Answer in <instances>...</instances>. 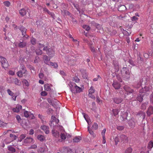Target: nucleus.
I'll return each mask as SVG.
<instances>
[{"instance_id":"nucleus-16","label":"nucleus","mask_w":153,"mask_h":153,"mask_svg":"<svg viewBox=\"0 0 153 153\" xmlns=\"http://www.w3.org/2000/svg\"><path fill=\"white\" fill-rule=\"evenodd\" d=\"M113 100L115 103L119 104L122 102L123 100L122 98H120L116 97L114 98Z\"/></svg>"},{"instance_id":"nucleus-4","label":"nucleus","mask_w":153,"mask_h":153,"mask_svg":"<svg viewBox=\"0 0 153 153\" xmlns=\"http://www.w3.org/2000/svg\"><path fill=\"white\" fill-rule=\"evenodd\" d=\"M59 130H60V137L61 140H59L60 142L64 141L65 140L67 137V133L65 132L62 126H59Z\"/></svg>"},{"instance_id":"nucleus-52","label":"nucleus","mask_w":153,"mask_h":153,"mask_svg":"<svg viewBox=\"0 0 153 153\" xmlns=\"http://www.w3.org/2000/svg\"><path fill=\"white\" fill-rule=\"evenodd\" d=\"M7 92L11 96H13V94H14L11 91L10 89H7Z\"/></svg>"},{"instance_id":"nucleus-27","label":"nucleus","mask_w":153,"mask_h":153,"mask_svg":"<svg viewBox=\"0 0 153 153\" xmlns=\"http://www.w3.org/2000/svg\"><path fill=\"white\" fill-rule=\"evenodd\" d=\"M128 115V113L126 112H124L123 113H121V116L123 117V120H125L126 119Z\"/></svg>"},{"instance_id":"nucleus-55","label":"nucleus","mask_w":153,"mask_h":153,"mask_svg":"<svg viewBox=\"0 0 153 153\" xmlns=\"http://www.w3.org/2000/svg\"><path fill=\"white\" fill-rule=\"evenodd\" d=\"M47 13L50 15L53 19H54L55 18V16L53 13L50 12L49 10L48 11Z\"/></svg>"},{"instance_id":"nucleus-6","label":"nucleus","mask_w":153,"mask_h":153,"mask_svg":"<svg viewBox=\"0 0 153 153\" xmlns=\"http://www.w3.org/2000/svg\"><path fill=\"white\" fill-rule=\"evenodd\" d=\"M48 150L47 146L45 144H43L39 147L38 149V153H43Z\"/></svg>"},{"instance_id":"nucleus-10","label":"nucleus","mask_w":153,"mask_h":153,"mask_svg":"<svg viewBox=\"0 0 153 153\" xmlns=\"http://www.w3.org/2000/svg\"><path fill=\"white\" fill-rule=\"evenodd\" d=\"M57 129H54V128H53L52 132V134L53 136H54L56 138H58L59 137V133L57 131ZM60 131V130L58 129Z\"/></svg>"},{"instance_id":"nucleus-9","label":"nucleus","mask_w":153,"mask_h":153,"mask_svg":"<svg viewBox=\"0 0 153 153\" xmlns=\"http://www.w3.org/2000/svg\"><path fill=\"white\" fill-rule=\"evenodd\" d=\"M41 128L43 130L46 134H48L49 132V128L48 126L45 125H42L41 127Z\"/></svg>"},{"instance_id":"nucleus-63","label":"nucleus","mask_w":153,"mask_h":153,"mask_svg":"<svg viewBox=\"0 0 153 153\" xmlns=\"http://www.w3.org/2000/svg\"><path fill=\"white\" fill-rule=\"evenodd\" d=\"M41 95L42 96H45L47 95V93L46 91H43L41 92Z\"/></svg>"},{"instance_id":"nucleus-5","label":"nucleus","mask_w":153,"mask_h":153,"mask_svg":"<svg viewBox=\"0 0 153 153\" xmlns=\"http://www.w3.org/2000/svg\"><path fill=\"white\" fill-rule=\"evenodd\" d=\"M0 62L1 64L2 67L4 68L5 69L8 67L9 65L7 62L6 59L5 58L0 56Z\"/></svg>"},{"instance_id":"nucleus-23","label":"nucleus","mask_w":153,"mask_h":153,"mask_svg":"<svg viewBox=\"0 0 153 153\" xmlns=\"http://www.w3.org/2000/svg\"><path fill=\"white\" fill-rule=\"evenodd\" d=\"M43 58L45 62L48 65V64H49L50 62L48 63V62L50 60V58L47 56L45 55L43 56Z\"/></svg>"},{"instance_id":"nucleus-50","label":"nucleus","mask_w":153,"mask_h":153,"mask_svg":"<svg viewBox=\"0 0 153 153\" xmlns=\"http://www.w3.org/2000/svg\"><path fill=\"white\" fill-rule=\"evenodd\" d=\"M48 65L54 66L55 68H57L58 67L57 64L56 63L50 62L49 64H48Z\"/></svg>"},{"instance_id":"nucleus-19","label":"nucleus","mask_w":153,"mask_h":153,"mask_svg":"<svg viewBox=\"0 0 153 153\" xmlns=\"http://www.w3.org/2000/svg\"><path fill=\"white\" fill-rule=\"evenodd\" d=\"M20 30L22 32V35L25 36L26 34V29L23 26H21L20 27Z\"/></svg>"},{"instance_id":"nucleus-3","label":"nucleus","mask_w":153,"mask_h":153,"mask_svg":"<svg viewBox=\"0 0 153 153\" xmlns=\"http://www.w3.org/2000/svg\"><path fill=\"white\" fill-rule=\"evenodd\" d=\"M122 76L125 79H128L130 77V73L129 70L126 67L123 68L121 70Z\"/></svg>"},{"instance_id":"nucleus-53","label":"nucleus","mask_w":153,"mask_h":153,"mask_svg":"<svg viewBox=\"0 0 153 153\" xmlns=\"http://www.w3.org/2000/svg\"><path fill=\"white\" fill-rule=\"evenodd\" d=\"M131 20L133 21H136L138 19V18L136 16H133L131 18Z\"/></svg>"},{"instance_id":"nucleus-57","label":"nucleus","mask_w":153,"mask_h":153,"mask_svg":"<svg viewBox=\"0 0 153 153\" xmlns=\"http://www.w3.org/2000/svg\"><path fill=\"white\" fill-rule=\"evenodd\" d=\"M10 137L12 138L13 140H16L17 138L16 136L12 134H10Z\"/></svg>"},{"instance_id":"nucleus-45","label":"nucleus","mask_w":153,"mask_h":153,"mask_svg":"<svg viewBox=\"0 0 153 153\" xmlns=\"http://www.w3.org/2000/svg\"><path fill=\"white\" fill-rule=\"evenodd\" d=\"M132 151V149L131 148L129 147L126 150L125 153H131Z\"/></svg>"},{"instance_id":"nucleus-38","label":"nucleus","mask_w":153,"mask_h":153,"mask_svg":"<svg viewBox=\"0 0 153 153\" xmlns=\"http://www.w3.org/2000/svg\"><path fill=\"white\" fill-rule=\"evenodd\" d=\"M23 74H24L23 73V71H18L17 73V76L20 77H22Z\"/></svg>"},{"instance_id":"nucleus-7","label":"nucleus","mask_w":153,"mask_h":153,"mask_svg":"<svg viewBox=\"0 0 153 153\" xmlns=\"http://www.w3.org/2000/svg\"><path fill=\"white\" fill-rule=\"evenodd\" d=\"M113 65L114 68V71L111 70L112 72H117L119 70V67L118 65V62L116 61H114Z\"/></svg>"},{"instance_id":"nucleus-29","label":"nucleus","mask_w":153,"mask_h":153,"mask_svg":"<svg viewBox=\"0 0 153 153\" xmlns=\"http://www.w3.org/2000/svg\"><path fill=\"white\" fill-rule=\"evenodd\" d=\"M112 112L114 115L115 116H116L118 114V113L119 112V111L118 109L115 108L114 109H113L112 110Z\"/></svg>"},{"instance_id":"nucleus-13","label":"nucleus","mask_w":153,"mask_h":153,"mask_svg":"<svg viewBox=\"0 0 153 153\" xmlns=\"http://www.w3.org/2000/svg\"><path fill=\"white\" fill-rule=\"evenodd\" d=\"M22 108V106L20 105H17L15 108L13 109V111L14 112L18 113Z\"/></svg>"},{"instance_id":"nucleus-12","label":"nucleus","mask_w":153,"mask_h":153,"mask_svg":"<svg viewBox=\"0 0 153 153\" xmlns=\"http://www.w3.org/2000/svg\"><path fill=\"white\" fill-rule=\"evenodd\" d=\"M146 113L147 115L149 116L152 114H153V107L151 106H150L147 110Z\"/></svg>"},{"instance_id":"nucleus-44","label":"nucleus","mask_w":153,"mask_h":153,"mask_svg":"<svg viewBox=\"0 0 153 153\" xmlns=\"http://www.w3.org/2000/svg\"><path fill=\"white\" fill-rule=\"evenodd\" d=\"M127 137L126 136L124 135H121L120 136V138L122 140H126L127 139Z\"/></svg>"},{"instance_id":"nucleus-30","label":"nucleus","mask_w":153,"mask_h":153,"mask_svg":"<svg viewBox=\"0 0 153 153\" xmlns=\"http://www.w3.org/2000/svg\"><path fill=\"white\" fill-rule=\"evenodd\" d=\"M19 13L21 15L24 16L26 14V11L25 9H22L19 11Z\"/></svg>"},{"instance_id":"nucleus-31","label":"nucleus","mask_w":153,"mask_h":153,"mask_svg":"<svg viewBox=\"0 0 153 153\" xmlns=\"http://www.w3.org/2000/svg\"><path fill=\"white\" fill-rule=\"evenodd\" d=\"M14 82L16 85H21L20 81L17 78H15L14 79Z\"/></svg>"},{"instance_id":"nucleus-8","label":"nucleus","mask_w":153,"mask_h":153,"mask_svg":"<svg viewBox=\"0 0 153 153\" xmlns=\"http://www.w3.org/2000/svg\"><path fill=\"white\" fill-rule=\"evenodd\" d=\"M54 122V121H50V123L49 124L51 127L52 128V129L54 128V129H59V127L60 126H58L57 125H55Z\"/></svg>"},{"instance_id":"nucleus-18","label":"nucleus","mask_w":153,"mask_h":153,"mask_svg":"<svg viewBox=\"0 0 153 153\" xmlns=\"http://www.w3.org/2000/svg\"><path fill=\"white\" fill-rule=\"evenodd\" d=\"M113 85L115 89H118L120 87V84L117 82H114Z\"/></svg>"},{"instance_id":"nucleus-42","label":"nucleus","mask_w":153,"mask_h":153,"mask_svg":"<svg viewBox=\"0 0 153 153\" xmlns=\"http://www.w3.org/2000/svg\"><path fill=\"white\" fill-rule=\"evenodd\" d=\"M8 149L9 151L12 152H14L15 151V149L11 146H9L8 147Z\"/></svg>"},{"instance_id":"nucleus-32","label":"nucleus","mask_w":153,"mask_h":153,"mask_svg":"<svg viewBox=\"0 0 153 153\" xmlns=\"http://www.w3.org/2000/svg\"><path fill=\"white\" fill-rule=\"evenodd\" d=\"M30 114L32 115L33 117H34L33 115L32 114H31L30 112L27 111H25L24 112V116L26 117H29V116Z\"/></svg>"},{"instance_id":"nucleus-36","label":"nucleus","mask_w":153,"mask_h":153,"mask_svg":"<svg viewBox=\"0 0 153 153\" xmlns=\"http://www.w3.org/2000/svg\"><path fill=\"white\" fill-rule=\"evenodd\" d=\"M128 124H129V126L131 127H134L135 125L134 122L131 120L129 121L128 122Z\"/></svg>"},{"instance_id":"nucleus-2","label":"nucleus","mask_w":153,"mask_h":153,"mask_svg":"<svg viewBox=\"0 0 153 153\" xmlns=\"http://www.w3.org/2000/svg\"><path fill=\"white\" fill-rule=\"evenodd\" d=\"M69 85L72 93H79L82 91V89L81 88L77 86L76 84L72 82H70Z\"/></svg>"},{"instance_id":"nucleus-21","label":"nucleus","mask_w":153,"mask_h":153,"mask_svg":"<svg viewBox=\"0 0 153 153\" xmlns=\"http://www.w3.org/2000/svg\"><path fill=\"white\" fill-rule=\"evenodd\" d=\"M26 43L25 42H20L18 44V46L20 48H23L26 46Z\"/></svg>"},{"instance_id":"nucleus-41","label":"nucleus","mask_w":153,"mask_h":153,"mask_svg":"<svg viewBox=\"0 0 153 153\" xmlns=\"http://www.w3.org/2000/svg\"><path fill=\"white\" fill-rule=\"evenodd\" d=\"M98 128V125L96 123H94L92 125V128L94 130H96Z\"/></svg>"},{"instance_id":"nucleus-48","label":"nucleus","mask_w":153,"mask_h":153,"mask_svg":"<svg viewBox=\"0 0 153 153\" xmlns=\"http://www.w3.org/2000/svg\"><path fill=\"white\" fill-rule=\"evenodd\" d=\"M21 67L22 69V71H23L24 74H25L26 71L25 66L23 65H21Z\"/></svg>"},{"instance_id":"nucleus-20","label":"nucleus","mask_w":153,"mask_h":153,"mask_svg":"<svg viewBox=\"0 0 153 153\" xmlns=\"http://www.w3.org/2000/svg\"><path fill=\"white\" fill-rule=\"evenodd\" d=\"M22 83L24 86L27 87L29 85V83L25 79H24L22 80Z\"/></svg>"},{"instance_id":"nucleus-1","label":"nucleus","mask_w":153,"mask_h":153,"mask_svg":"<svg viewBox=\"0 0 153 153\" xmlns=\"http://www.w3.org/2000/svg\"><path fill=\"white\" fill-rule=\"evenodd\" d=\"M150 89L147 86L145 87L144 88H143L140 91V93H144L143 94H139L137 97V100L139 102H141L143 100V95L145 94L146 95H149L150 93Z\"/></svg>"},{"instance_id":"nucleus-60","label":"nucleus","mask_w":153,"mask_h":153,"mask_svg":"<svg viewBox=\"0 0 153 153\" xmlns=\"http://www.w3.org/2000/svg\"><path fill=\"white\" fill-rule=\"evenodd\" d=\"M106 131V128H104L103 130L102 131V132H101V134L102 136V137H103V136H105V133Z\"/></svg>"},{"instance_id":"nucleus-51","label":"nucleus","mask_w":153,"mask_h":153,"mask_svg":"<svg viewBox=\"0 0 153 153\" xmlns=\"http://www.w3.org/2000/svg\"><path fill=\"white\" fill-rule=\"evenodd\" d=\"M4 5L7 7H9L10 6V2L8 1H4Z\"/></svg>"},{"instance_id":"nucleus-59","label":"nucleus","mask_w":153,"mask_h":153,"mask_svg":"<svg viewBox=\"0 0 153 153\" xmlns=\"http://www.w3.org/2000/svg\"><path fill=\"white\" fill-rule=\"evenodd\" d=\"M26 137L25 134H22L20 137V142H21L22 140L24 139Z\"/></svg>"},{"instance_id":"nucleus-56","label":"nucleus","mask_w":153,"mask_h":153,"mask_svg":"<svg viewBox=\"0 0 153 153\" xmlns=\"http://www.w3.org/2000/svg\"><path fill=\"white\" fill-rule=\"evenodd\" d=\"M7 125L6 123H4L2 121L0 120V126L4 127V126H5Z\"/></svg>"},{"instance_id":"nucleus-62","label":"nucleus","mask_w":153,"mask_h":153,"mask_svg":"<svg viewBox=\"0 0 153 153\" xmlns=\"http://www.w3.org/2000/svg\"><path fill=\"white\" fill-rule=\"evenodd\" d=\"M16 118L19 122L21 120V118L20 116L19 115H17L16 117Z\"/></svg>"},{"instance_id":"nucleus-37","label":"nucleus","mask_w":153,"mask_h":153,"mask_svg":"<svg viewBox=\"0 0 153 153\" xmlns=\"http://www.w3.org/2000/svg\"><path fill=\"white\" fill-rule=\"evenodd\" d=\"M95 90L94 88L91 86L89 90V94H92L95 92Z\"/></svg>"},{"instance_id":"nucleus-64","label":"nucleus","mask_w":153,"mask_h":153,"mask_svg":"<svg viewBox=\"0 0 153 153\" xmlns=\"http://www.w3.org/2000/svg\"><path fill=\"white\" fill-rule=\"evenodd\" d=\"M15 71H13L12 70L10 71L9 73V74L11 75H13L15 74Z\"/></svg>"},{"instance_id":"nucleus-49","label":"nucleus","mask_w":153,"mask_h":153,"mask_svg":"<svg viewBox=\"0 0 153 153\" xmlns=\"http://www.w3.org/2000/svg\"><path fill=\"white\" fill-rule=\"evenodd\" d=\"M64 152L65 153H72V152L71 149H64Z\"/></svg>"},{"instance_id":"nucleus-24","label":"nucleus","mask_w":153,"mask_h":153,"mask_svg":"<svg viewBox=\"0 0 153 153\" xmlns=\"http://www.w3.org/2000/svg\"><path fill=\"white\" fill-rule=\"evenodd\" d=\"M81 140V137L80 136H77L75 137L73 139L74 142H78Z\"/></svg>"},{"instance_id":"nucleus-14","label":"nucleus","mask_w":153,"mask_h":153,"mask_svg":"<svg viewBox=\"0 0 153 153\" xmlns=\"http://www.w3.org/2000/svg\"><path fill=\"white\" fill-rule=\"evenodd\" d=\"M124 88L125 91L128 93H132L134 91L132 89H131L130 87L127 86L126 85L124 86Z\"/></svg>"},{"instance_id":"nucleus-26","label":"nucleus","mask_w":153,"mask_h":153,"mask_svg":"<svg viewBox=\"0 0 153 153\" xmlns=\"http://www.w3.org/2000/svg\"><path fill=\"white\" fill-rule=\"evenodd\" d=\"M54 121L55 124V125H57L58 123L59 122V120L56 118L55 117L52 116L51 117V121Z\"/></svg>"},{"instance_id":"nucleus-28","label":"nucleus","mask_w":153,"mask_h":153,"mask_svg":"<svg viewBox=\"0 0 153 153\" xmlns=\"http://www.w3.org/2000/svg\"><path fill=\"white\" fill-rule=\"evenodd\" d=\"M137 115H139L140 117H141L143 119H144L145 118V114L144 112H140L137 114Z\"/></svg>"},{"instance_id":"nucleus-46","label":"nucleus","mask_w":153,"mask_h":153,"mask_svg":"<svg viewBox=\"0 0 153 153\" xmlns=\"http://www.w3.org/2000/svg\"><path fill=\"white\" fill-rule=\"evenodd\" d=\"M73 80L76 83H79V79L77 77H74L73 78Z\"/></svg>"},{"instance_id":"nucleus-22","label":"nucleus","mask_w":153,"mask_h":153,"mask_svg":"<svg viewBox=\"0 0 153 153\" xmlns=\"http://www.w3.org/2000/svg\"><path fill=\"white\" fill-rule=\"evenodd\" d=\"M81 72L83 77L84 79H87L88 76V74L86 71L82 70Z\"/></svg>"},{"instance_id":"nucleus-43","label":"nucleus","mask_w":153,"mask_h":153,"mask_svg":"<svg viewBox=\"0 0 153 153\" xmlns=\"http://www.w3.org/2000/svg\"><path fill=\"white\" fill-rule=\"evenodd\" d=\"M82 27L83 28L85 29L87 31L89 30L90 29V27L86 25H83Z\"/></svg>"},{"instance_id":"nucleus-33","label":"nucleus","mask_w":153,"mask_h":153,"mask_svg":"<svg viewBox=\"0 0 153 153\" xmlns=\"http://www.w3.org/2000/svg\"><path fill=\"white\" fill-rule=\"evenodd\" d=\"M82 114L84 118L85 119L87 122L88 123V124H89V120L88 119V115L87 114H86L84 113H82Z\"/></svg>"},{"instance_id":"nucleus-15","label":"nucleus","mask_w":153,"mask_h":153,"mask_svg":"<svg viewBox=\"0 0 153 153\" xmlns=\"http://www.w3.org/2000/svg\"><path fill=\"white\" fill-rule=\"evenodd\" d=\"M34 142L33 138L31 137H27L24 140V143H34Z\"/></svg>"},{"instance_id":"nucleus-54","label":"nucleus","mask_w":153,"mask_h":153,"mask_svg":"<svg viewBox=\"0 0 153 153\" xmlns=\"http://www.w3.org/2000/svg\"><path fill=\"white\" fill-rule=\"evenodd\" d=\"M62 13L64 15H69L70 14L68 11L66 10H63V11H62Z\"/></svg>"},{"instance_id":"nucleus-35","label":"nucleus","mask_w":153,"mask_h":153,"mask_svg":"<svg viewBox=\"0 0 153 153\" xmlns=\"http://www.w3.org/2000/svg\"><path fill=\"white\" fill-rule=\"evenodd\" d=\"M153 147V142L152 141H151L149 143L148 146V148L149 149H151Z\"/></svg>"},{"instance_id":"nucleus-17","label":"nucleus","mask_w":153,"mask_h":153,"mask_svg":"<svg viewBox=\"0 0 153 153\" xmlns=\"http://www.w3.org/2000/svg\"><path fill=\"white\" fill-rule=\"evenodd\" d=\"M51 85L48 84H46L44 85V89L45 90L50 91L51 90Z\"/></svg>"},{"instance_id":"nucleus-11","label":"nucleus","mask_w":153,"mask_h":153,"mask_svg":"<svg viewBox=\"0 0 153 153\" xmlns=\"http://www.w3.org/2000/svg\"><path fill=\"white\" fill-rule=\"evenodd\" d=\"M47 54L51 57H53L54 54V51L51 48H49L47 51Z\"/></svg>"},{"instance_id":"nucleus-47","label":"nucleus","mask_w":153,"mask_h":153,"mask_svg":"<svg viewBox=\"0 0 153 153\" xmlns=\"http://www.w3.org/2000/svg\"><path fill=\"white\" fill-rule=\"evenodd\" d=\"M69 37L72 38L73 39V40L74 41V42H75V43L76 44V45H78L79 44V41H77L76 40L74 39H73V38L72 37V36L71 35H69Z\"/></svg>"},{"instance_id":"nucleus-34","label":"nucleus","mask_w":153,"mask_h":153,"mask_svg":"<svg viewBox=\"0 0 153 153\" xmlns=\"http://www.w3.org/2000/svg\"><path fill=\"white\" fill-rule=\"evenodd\" d=\"M88 130L89 133L91 135H92L93 137H94L95 136V135L94 134L93 131L92 130L90 129V127L89 126H88Z\"/></svg>"},{"instance_id":"nucleus-39","label":"nucleus","mask_w":153,"mask_h":153,"mask_svg":"<svg viewBox=\"0 0 153 153\" xmlns=\"http://www.w3.org/2000/svg\"><path fill=\"white\" fill-rule=\"evenodd\" d=\"M120 138V136L118 135L115 137L114 138V141L115 144L117 145L118 142L119 141V138Z\"/></svg>"},{"instance_id":"nucleus-61","label":"nucleus","mask_w":153,"mask_h":153,"mask_svg":"<svg viewBox=\"0 0 153 153\" xmlns=\"http://www.w3.org/2000/svg\"><path fill=\"white\" fill-rule=\"evenodd\" d=\"M146 103L143 104L141 106V108L143 109H146Z\"/></svg>"},{"instance_id":"nucleus-40","label":"nucleus","mask_w":153,"mask_h":153,"mask_svg":"<svg viewBox=\"0 0 153 153\" xmlns=\"http://www.w3.org/2000/svg\"><path fill=\"white\" fill-rule=\"evenodd\" d=\"M36 53L37 55H41L42 53V51L39 49H37L36 50Z\"/></svg>"},{"instance_id":"nucleus-25","label":"nucleus","mask_w":153,"mask_h":153,"mask_svg":"<svg viewBox=\"0 0 153 153\" xmlns=\"http://www.w3.org/2000/svg\"><path fill=\"white\" fill-rule=\"evenodd\" d=\"M37 138L38 140H39L41 141H44L45 138V137L42 135H39L37 136Z\"/></svg>"},{"instance_id":"nucleus-58","label":"nucleus","mask_w":153,"mask_h":153,"mask_svg":"<svg viewBox=\"0 0 153 153\" xmlns=\"http://www.w3.org/2000/svg\"><path fill=\"white\" fill-rule=\"evenodd\" d=\"M30 41L31 43L33 45H34L36 43V40L34 38H31Z\"/></svg>"}]
</instances>
